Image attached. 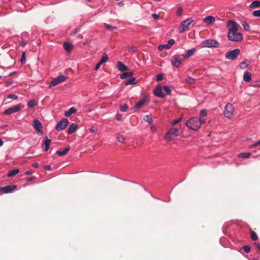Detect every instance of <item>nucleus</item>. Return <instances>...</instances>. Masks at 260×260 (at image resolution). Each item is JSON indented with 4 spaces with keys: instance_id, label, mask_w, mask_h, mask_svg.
I'll list each match as a JSON object with an SVG mask.
<instances>
[{
    "instance_id": "obj_1",
    "label": "nucleus",
    "mask_w": 260,
    "mask_h": 260,
    "mask_svg": "<svg viewBox=\"0 0 260 260\" xmlns=\"http://www.w3.org/2000/svg\"><path fill=\"white\" fill-rule=\"evenodd\" d=\"M238 23L234 20H229L227 23V27L229 29L228 33V39L231 41L240 42L243 39V35L238 32Z\"/></svg>"
},
{
    "instance_id": "obj_41",
    "label": "nucleus",
    "mask_w": 260,
    "mask_h": 260,
    "mask_svg": "<svg viewBox=\"0 0 260 260\" xmlns=\"http://www.w3.org/2000/svg\"><path fill=\"white\" fill-rule=\"evenodd\" d=\"M164 49H170L168 47V46L167 45V44H162V45H160L158 46V49L160 51L161 50H162Z\"/></svg>"
},
{
    "instance_id": "obj_7",
    "label": "nucleus",
    "mask_w": 260,
    "mask_h": 260,
    "mask_svg": "<svg viewBox=\"0 0 260 260\" xmlns=\"http://www.w3.org/2000/svg\"><path fill=\"white\" fill-rule=\"evenodd\" d=\"M192 22L193 20L191 18H188L183 21L181 22L180 27H179V32L181 34L183 33L185 31H186L188 27Z\"/></svg>"
},
{
    "instance_id": "obj_55",
    "label": "nucleus",
    "mask_w": 260,
    "mask_h": 260,
    "mask_svg": "<svg viewBox=\"0 0 260 260\" xmlns=\"http://www.w3.org/2000/svg\"><path fill=\"white\" fill-rule=\"evenodd\" d=\"M122 118V116L120 114H116V119L118 120H121Z\"/></svg>"
},
{
    "instance_id": "obj_38",
    "label": "nucleus",
    "mask_w": 260,
    "mask_h": 260,
    "mask_svg": "<svg viewBox=\"0 0 260 260\" xmlns=\"http://www.w3.org/2000/svg\"><path fill=\"white\" fill-rule=\"evenodd\" d=\"M250 86L253 87H260V80H257L254 82H252L250 84Z\"/></svg>"
},
{
    "instance_id": "obj_16",
    "label": "nucleus",
    "mask_w": 260,
    "mask_h": 260,
    "mask_svg": "<svg viewBox=\"0 0 260 260\" xmlns=\"http://www.w3.org/2000/svg\"><path fill=\"white\" fill-rule=\"evenodd\" d=\"M51 140L47 137L45 138V141L42 144V148L45 151H47L49 149V146L51 143Z\"/></svg>"
},
{
    "instance_id": "obj_29",
    "label": "nucleus",
    "mask_w": 260,
    "mask_h": 260,
    "mask_svg": "<svg viewBox=\"0 0 260 260\" xmlns=\"http://www.w3.org/2000/svg\"><path fill=\"white\" fill-rule=\"evenodd\" d=\"M137 84V82L136 81V78L132 77L126 81L125 82V85L127 86L128 85H134Z\"/></svg>"
},
{
    "instance_id": "obj_12",
    "label": "nucleus",
    "mask_w": 260,
    "mask_h": 260,
    "mask_svg": "<svg viewBox=\"0 0 260 260\" xmlns=\"http://www.w3.org/2000/svg\"><path fill=\"white\" fill-rule=\"evenodd\" d=\"M17 188L16 185H8L5 187H0V193H10Z\"/></svg>"
},
{
    "instance_id": "obj_35",
    "label": "nucleus",
    "mask_w": 260,
    "mask_h": 260,
    "mask_svg": "<svg viewBox=\"0 0 260 260\" xmlns=\"http://www.w3.org/2000/svg\"><path fill=\"white\" fill-rule=\"evenodd\" d=\"M144 119L147 121L148 123H149V124H151L153 122V120L151 118V117L149 115H146L144 118Z\"/></svg>"
},
{
    "instance_id": "obj_28",
    "label": "nucleus",
    "mask_w": 260,
    "mask_h": 260,
    "mask_svg": "<svg viewBox=\"0 0 260 260\" xmlns=\"http://www.w3.org/2000/svg\"><path fill=\"white\" fill-rule=\"evenodd\" d=\"M19 169H14V170L10 171L8 173L7 176L9 177H13V176L18 174L19 173Z\"/></svg>"
},
{
    "instance_id": "obj_6",
    "label": "nucleus",
    "mask_w": 260,
    "mask_h": 260,
    "mask_svg": "<svg viewBox=\"0 0 260 260\" xmlns=\"http://www.w3.org/2000/svg\"><path fill=\"white\" fill-rule=\"evenodd\" d=\"M239 49H235L227 52L225 55V57L230 60H235L238 55L240 54Z\"/></svg>"
},
{
    "instance_id": "obj_10",
    "label": "nucleus",
    "mask_w": 260,
    "mask_h": 260,
    "mask_svg": "<svg viewBox=\"0 0 260 260\" xmlns=\"http://www.w3.org/2000/svg\"><path fill=\"white\" fill-rule=\"evenodd\" d=\"M66 79V77L63 75H59L55 78L50 83V87L54 86L58 84L63 82Z\"/></svg>"
},
{
    "instance_id": "obj_54",
    "label": "nucleus",
    "mask_w": 260,
    "mask_h": 260,
    "mask_svg": "<svg viewBox=\"0 0 260 260\" xmlns=\"http://www.w3.org/2000/svg\"><path fill=\"white\" fill-rule=\"evenodd\" d=\"M96 131H97V128L94 126L91 127L89 129V131L90 133H94V132H96Z\"/></svg>"
},
{
    "instance_id": "obj_45",
    "label": "nucleus",
    "mask_w": 260,
    "mask_h": 260,
    "mask_svg": "<svg viewBox=\"0 0 260 260\" xmlns=\"http://www.w3.org/2000/svg\"><path fill=\"white\" fill-rule=\"evenodd\" d=\"M181 119H182L181 118H179L176 119L172 121L171 122V124L173 126L175 125L176 124H177L178 123H179L181 120Z\"/></svg>"
},
{
    "instance_id": "obj_56",
    "label": "nucleus",
    "mask_w": 260,
    "mask_h": 260,
    "mask_svg": "<svg viewBox=\"0 0 260 260\" xmlns=\"http://www.w3.org/2000/svg\"><path fill=\"white\" fill-rule=\"evenodd\" d=\"M101 64H102V63L101 62H99V63H98L96 64L94 70H95V71H97V70L100 68V66H101Z\"/></svg>"
},
{
    "instance_id": "obj_58",
    "label": "nucleus",
    "mask_w": 260,
    "mask_h": 260,
    "mask_svg": "<svg viewBox=\"0 0 260 260\" xmlns=\"http://www.w3.org/2000/svg\"><path fill=\"white\" fill-rule=\"evenodd\" d=\"M151 129L152 132L154 133L156 131V127L154 125H152L151 127Z\"/></svg>"
},
{
    "instance_id": "obj_52",
    "label": "nucleus",
    "mask_w": 260,
    "mask_h": 260,
    "mask_svg": "<svg viewBox=\"0 0 260 260\" xmlns=\"http://www.w3.org/2000/svg\"><path fill=\"white\" fill-rule=\"evenodd\" d=\"M25 61V52H23L22 54V57L20 61L22 63H24Z\"/></svg>"
},
{
    "instance_id": "obj_57",
    "label": "nucleus",
    "mask_w": 260,
    "mask_h": 260,
    "mask_svg": "<svg viewBox=\"0 0 260 260\" xmlns=\"http://www.w3.org/2000/svg\"><path fill=\"white\" fill-rule=\"evenodd\" d=\"M27 44V42L25 41V40H22L21 42H20V45L22 46V47H24Z\"/></svg>"
},
{
    "instance_id": "obj_37",
    "label": "nucleus",
    "mask_w": 260,
    "mask_h": 260,
    "mask_svg": "<svg viewBox=\"0 0 260 260\" xmlns=\"http://www.w3.org/2000/svg\"><path fill=\"white\" fill-rule=\"evenodd\" d=\"M163 89L164 91L166 93L167 95H169L171 93V89L168 86H164L163 87Z\"/></svg>"
},
{
    "instance_id": "obj_18",
    "label": "nucleus",
    "mask_w": 260,
    "mask_h": 260,
    "mask_svg": "<svg viewBox=\"0 0 260 260\" xmlns=\"http://www.w3.org/2000/svg\"><path fill=\"white\" fill-rule=\"evenodd\" d=\"M215 21V18L212 16H208L204 19V22L206 25H210Z\"/></svg>"
},
{
    "instance_id": "obj_19",
    "label": "nucleus",
    "mask_w": 260,
    "mask_h": 260,
    "mask_svg": "<svg viewBox=\"0 0 260 260\" xmlns=\"http://www.w3.org/2000/svg\"><path fill=\"white\" fill-rule=\"evenodd\" d=\"M117 66L118 69L121 72L125 71L128 70V67L126 66H125L124 63L119 61L117 62Z\"/></svg>"
},
{
    "instance_id": "obj_22",
    "label": "nucleus",
    "mask_w": 260,
    "mask_h": 260,
    "mask_svg": "<svg viewBox=\"0 0 260 260\" xmlns=\"http://www.w3.org/2000/svg\"><path fill=\"white\" fill-rule=\"evenodd\" d=\"M76 112H77L76 109L75 107H72L70 108L68 111H65L64 116L66 117H69L72 114H75V113H76Z\"/></svg>"
},
{
    "instance_id": "obj_62",
    "label": "nucleus",
    "mask_w": 260,
    "mask_h": 260,
    "mask_svg": "<svg viewBox=\"0 0 260 260\" xmlns=\"http://www.w3.org/2000/svg\"><path fill=\"white\" fill-rule=\"evenodd\" d=\"M31 174V173L29 171H26L25 173V175H30Z\"/></svg>"
},
{
    "instance_id": "obj_59",
    "label": "nucleus",
    "mask_w": 260,
    "mask_h": 260,
    "mask_svg": "<svg viewBox=\"0 0 260 260\" xmlns=\"http://www.w3.org/2000/svg\"><path fill=\"white\" fill-rule=\"evenodd\" d=\"M152 17L155 19H157L158 18V15L155 13L152 14Z\"/></svg>"
},
{
    "instance_id": "obj_34",
    "label": "nucleus",
    "mask_w": 260,
    "mask_h": 260,
    "mask_svg": "<svg viewBox=\"0 0 260 260\" xmlns=\"http://www.w3.org/2000/svg\"><path fill=\"white\" fill-rule=\"evenodd\" d=\"M250 155V153L244 152L240 153L238 156L242 158H249Z\"/></svg>"
},
{
    "instance_id": "obj_53",
    "label": "nucleus",
    "mask_w": 260,
    "mask_h": 260,
    "mask_svg": "<svg viewBox=\"0 0 260 260\" xmlns=\"http://www.w3.org/2000/svg\"><path fill=\"white\" fill-rule=\"evenodd\" d=\"M156 80L159 81L163 79V76L162 74H158L156 77Z\"/></svg>"
},
{
    "instance_id": "obj_20",
    "label": "nucleus",
    "mask_w": 260,
    "mask_h": 260,
    "mask_svg": "<svg viewBox=\"0 0 260 260\" xmlns=\"http://www.w3.org/2000/svg\"><path fill=\"white\" fill-rule=\"evenodd\" d=\"M196 49L195 48L188 50L186 51V52L183 55V57L185 59L189 58L190 56L194 54V53L196 52Z\"/></svg>"
},
{
    "instance_id": "obj_46",
    "label": "nucleus",
    "mask_w": 260,
    "mask_h": 260,
    "mask_svg": "<svg viewBox=\"0 0 260 260\" xmlns=\"http://www.w3.org/2000/svg\"><path fill=\"white\" fill-rule=\"evenodd\" d=\"M183 9L181 7L178 8L176 12L177 15L180 16L183 13Z\"/></svg>"
},
{
    "instance_id": "obj_39",
    "label": "nucleus",
    "mask_w": 260,
    "mask_h": 260,
    "mask_svg": "<svg viewBox=\"0 0 260 260\" xmlns=\"http://www.w3.org/2000/svg\"><path fill=\"white\" fill-rule=\"evenodd\" d=\"M251 238L253 241H256L258 239L256 234L253 231L251 232Z\"/></svg>"
},
{
    "instance_id": "obj_21",
    "label": "nucleus",
    "mask_w": 260,
    "mask_h": 260,
    "mask_svg": "<svg viewBox=\"0 0 260 260\" xmlns=\"http://www.w3.org/2000/svg\"><path fill=\"white\" fill-rule=\"evenodd\" d=\"M70 150V147L69 146H67L65 148L63 149V150H57L56 152V154L59 156H64Z\"/></svg>"
},
{
    "instance_id": "obj_47",
    "label": "nucleus",
    "mask_w": 260,
    "mask_h": 260,
    "mask_svg": "<svg viewBox=\"0 0 260 260\" xmlns=\"http://www.w3.org/2000/svg\"><path fill=\"white\" fill-rule=\"evenodd\" d=\"M243 249L247 253H249L250 251V247L249 245H245L243 247Z\"/></svg>"
},
{
    "instance_id": "obj_13",
    "label": "nucleus",
    "mask_w": 260,
    "mask_h": 260,
    "mask_svg": "<svg viewBox=\"0 0 260 260\" xmlns=\"http://www.w3.org/2000/svg\"><path fill=\"white\" fill-rule=\"evenodd\" d=\"M171 63L173 67L179 68L181 64V61L178 55H174L171 59Z\"/></svg>"
},
{
    "instance_id": "obj_49",
    "label": "nucleus",
    "mask_w": 260,
    "mask_h": 260,
    "mask_svg": "<svg viewBox=\"0 0 260 260\" xmlns=\"http://www.w3.org/2000/svg\"><path fill=\"white\" fill-rule=\"evenodd\" d=\"M8 98L11 99L12 100H17L18 99V96L14 94H10L8 95Z\"/></svg>"
},
{
    "instance_id": "obj_42",
    "label": "nucleus",
    "mask_w": 260,
    "mask_h": 260,
    "mask_svg": "<svg viewBox=\"0 0 260 260\" xmlns=\"http://www.w3.org/2000/svg\"><path fill=\"white\" fill-rule=\"evenodd\" d=\"M248 65L249 64L248 63H247L245 61H244L240 63V68L244 69L247 68L248 66Z\"/></svg>"
},
{
    "instance_id": "obj_30",
    "label": "nucleus",
    "mask_w": 260,
    "mask_h": 260,
    "mask_svg": "<svg viewBox=\"0 0 260 260\" xmlns=\"http://www.w3.org/2000/svg\"><path fill=\"white\" fill-rule=\"evenodd\" d=\"M249 7L252 8H259L260 7V1H255L252 2L249 5Z\"/></svg>"
},
{
    "instance_id": "obj_26",
    "label": "nucleus",
    "mask_w": 260,
    "mask_h": 260,
    "mask_svg": "<svg viewBox=\"0 0 260 260\" xmlns=\"http://www.w3.org/2000/svg\"><path fill=\"white\" fill-rule=\"evenodd\" d=\"M134 74V72H125V73H122L120 76V78L121 79H124L128 77H130V76H133Z\"/></svg>"
},
{
    "instance_id": "obj_25",
    "label": "nucleus",
    "mask_w": 260,
    "mask_h": 260,
    "mask_svg": "<svg viewBox=\"0 0 260 260\" xmlns=\"http://www.w3.org/2000/svg\"><path fill=\"white\" fill-rule=\"evenodd\" d=\"M243 79L248 82L251 80V74L249 72H245L243 75Z\"/></svg>"
},
{
    "instance_id": "obj_5",
    "label": "nucleus",
    "mask_w": 260,
    "mask_h": 260,
    "mask_svg": "<svg viewBox=\"0 0 260 260\" xmlns=\"http://www.w3.org/2000/svg\"><path fill=\"white\" fill-rule=\"evenodd\" d=\"M178 129L177 128H170L165 136V139L167 141H171L174 139L177 136Z\"/></svg>"
},
{
    "instance_id": "obj_48",
    "label": "nucleus",
    "mask_w": 260,
    "mask_h": 260,
    "mask_svg": "<svg viewBox=\"0 0 260 260\" xmlns=\"http://www.w3.org/2000/svg\"><path fill=\"white\" fill-rule=\"evenodd\" d=\"M252 14L255 17H260V10L254 11Z\"/></svg>"
},
{
    "instance_id": "obj_63",
    "label": "nucleus",
    "mask_w": 260,
    "mask_h": 260,
    "mask_svg": "<svg viewBox=\"0 0 260 260\" xmlns=\"http://www.w3.org/2000/svg\"><path fill=\"white\" fill-rule=\"evenodd\" d=\"M118 5L119 6H123L124 4L122 2H119L118 3Z\"/></svg>"
},
{
    "instance_id": "obj_3",
    "label": "nucleus",
    "mask_w": 260,
    "mask_h": 260,
    "mask_svg": "<svg viewBox=\"0 0 260 260\" xmlns=\"http://www.w3.org/2000/svg\"><path fill=\"white\" fill-rule=\"evenodd\" d=\"M234 111L233 105L231 103H228L224 108V115L227 118L232 119L234 116Z\"/></svg>"
},
{
    "instance_id": "obj_60",
    "label": "nucleus",
    "mask_w": 260,
    "mask_h": 260,
    "mask_svg": "<svg viewBox=\"0 0 260 260\" xmlns=\"http://www.w3.org/2000/svg\"><path fill=\"white\" fill-rule=\"evenodd\" d=\"M44 169L47 171H49L51 170V166L49 165L46 166L44 167Z\"/></svg>"
},
{
    "instance_id": "obj_9",
    "label": "nucleus",
    "mask_w": 260,
    "mask_h": 260,
    "mask_svg": "<svg viewBox=\"0 0 260 260\" xmlns=\"http://www.w3.org/2000/svg\"><path fill=\"white\" fill-rule=\"evenodd\" d=\"M68 123V120L66 118H63L57 123L55 128L57 131H61L66 127Z\"/></svg>"
},
{
    "instance_id": "obj_27",
    "label": "nucleus",
    "mask_w": 260,
    "mask_h": 260,
    "mask_svg": "<svg viewBox=\"0 0 260 260\" xmlns=\"http://www.w3.org/2000/svg\"><path fill=\"white\" fill-rule=\"evenodd\" d=\"M241 24L246 31H249L250 30V26L245 21L242 20L241 21Z\"/></svg>"
},
{
    "instance_id": "obj_11",
    "label": "nucleus",
    "mask_w": 260,
    "mask_h": 260,
    "mask_svg": "<svg viewBox=\"0 0 260 260\" xmlns=\"http://www.w3.org/2000/svg\"><path fill=\"white\" fill-rule=\"evenodd\" d=\"M34 128L36 129L37 133L38 134L42 135L43 133V131L42 130V125L41 122L36 119L33 120V125H32Z\"/></svg>"
},
{
    "instance_id": "obj_32",
    "label": "nucleus",
    "mask_w": 260,
    "mask_h": 260,
    "mask_svg": "<svg viewBox=\"0 0 260 260\" xmlns=\"http://www.w3.org/2000/svg\"><path fill=\"white\" fill-rule=\"evenodd\" d=\"M186 82L189 84L192 85L195 83V79L192 77H188L185 79Z\"/></svg>"
},
{
    "instance_id": "obj_51",
    "label": "nucleus",
    "mask_w": 260,
    "mask_h": 260,
    "mask_svg": "<svg viewBox=\"0 0 260 260\" xmlns=\"http://www.w3.org/2000/svg\"><path fill=\"white\" fill-rule=\"evenodd\" d=\"M260 145V140L249 146L250 148H253Z\"/></svg>"
},
{
    "instance_id": "obj_33",
    "label": "nucleus",
    "mask_w": 260,
    "mask_h": 260,
    "mask_svg": "<svg viewBox=\"0 0 260 260\" xmlns=\"http://www.w3.org/2000/svg\"><path fill=\"white\" fill-rule=\"evenodd\" d=\"M108 59V55L104 53L103 55L102 58H101V60L100 61V62L103 64V63L107 62Z\"/></svg>"
},
{
    "instance_id": "obj_4",
    "label": "nucleus",
    "mask_w": 260,
    "mask_h": 260,
    "mask_svg": "<svg viewBox=\"0 0 260 260\" xmlns=\"http://www.w3.org/2000/svg\"><path fill=\"white\" fill-rule=\"evenodd\" d=\"M201 45L204 48L217 47L219 45V43L214 39H207L203 41Z\"/></svg>"
},
{
    "instance_id": "obj_50",
    "label": "nucleus",
    "mask_w": 260,
    "mask_h": 260,
    "mask_svg": "<svg viewBox=\"0 0 260 260\" xmlns=\"http://www.w3.org/2000/svg\"><path fill=\"white\" fill-rule=\"evenodd\" d=\"M175 41L173 39H170L169 40L168 43L167 44L169 48H170L174 44Z\"/></svg>"
},
{
    "instance_id": "obj_64",
    "label": "nucleus",
    "mask_w": 260,
    "mask_h": 260,
    "mask_svg": "<svg viewBox=\"0 0 260 260\" xmlns=\"http://www.w3.org/2000/svg\"><path fill=\"white\" fill-rule=\"evenodd\" d=\"M257 248L260 250V244L258 243L256 245Z\"/></svg>"
},
{
    "instance_id": "obj_2",
    "label": "nucleus",
    "mask_w": 260,
    "mask_h": 260,
    "mask_svg": "<svg viewBox=\"0 0 260 260\" xmlns=\"http://www.w3.org/2000/svg\"><path fill=\"white\" fill-rule=\"evenodd\" d=\"M203 124L202 122L197 117L190 118L186 122V125L190 129L196 131L198 130Z\"/></svg>"
},
{
    "instance_id": "obj_40",
    "label": "nucleus",
    "mask_w": 260,
    "mask_h": 260,
    "mask_svg": "<svg viewBox=\"0 0 260 260\" xmlns=\"http://www.w3.org/2000/svg\"><path fill=\"white\" fill-rule=\"evenodd\" d=\"M104 25L105 26V28L107 29V30H113L114 29H116V27H114V26H112L110 25H109L108 24H106V23H104Z\"/></svg>"
},
{
    "instance_id": "obj_8",
    "label": "nucleus",
    "mask_w": 260,
    "mask_h": 260,
    "mask_svg": "<svg viewBox=\"0 0 260 260\" xmlns=\"http://www.w3.org/2000/svg\"><path fill=\"white\" fill-rule=\"evenodd\" d=\"M23 107L20 104L16 105L13 107L8 108L4 113L5 115H11L13 113L19 111Z\"/></svg>"
},
{
    "instance_id": "obj_14",
    "label": "nucleus",
    "mask_w": 260,
    "mask_h": 260,
    "mask_svg": "<svg viewBox=\"0 0 260 260\" xmlns=\"http://www.w3.org/2000/svg\"><path fill=\"white\" fill-rule=\"evenodd\" d=\"M154 94L160 98H164L165 94L162 91V87L160 86H157L154 90Z\"/></svg>"
},
{
    "instance_id": "obj_61",
    "label": "nucleus",
    "mask_w": 260,
    "mask_h": 260,
    "mask_svg": "<svg viewBox=\"0 0 260 260\" xmlns=\"http://www.w3.org/2000/svg\"><path fill=\"white\" fill-rule=\"evenodd\" d=\"M32 167L37 168L39 167V165L37 162H35L32 164Z\"/></svg>"
},
{
    "instance_id": "obj_31",
    "label": "nucleus",
    "mask_w": 260,
    "mask_h": 260,
    "mask_svg": "<svg viewBox=\"0 0 260 260\" xmlns=\"http://www.w3.org/2000/svg\"><path fill=\"white\" fill-rule=\"evenodd\" d=\"M37 104H38V103L36 101L32 100L29 101L28 102L27 106L29 108H34V107H35L36 106H37Z\"/></svg>"
},
{
    "instance_id": "obj_23",
    "label": "nucleus",
    "mask_w": 260,
    "mask_h": 260,
    "mask_svg": "<svg viewBox=\"0 0 260 260\" xmlns=\"http://www.w3.org/2000/svg\"><path fill=\"white\" fill-rule=\"evenodd\" d=\"M77 126H78V125L77 124H75V123L71 124L70 125L69 128H68V133L69 134H72L73 133H74L75 132L76 129H77Z\"/></svg>"
},
{
    "instance_id": "obj_17",
    "label": "nucleus",
    "mask_w": 260,
    "mask_h": 260,
    "mask_svg": "<svg viewBox=\"0 0 260 260\" xmlns=\"http://www.w3.org/2000/svg\"><path fill=\"white\" fill-rule=\"evenodd\" d=\"M148 101V98L146 96H144L142 100H141L136 104L135 107L136 109H139L141 108Z\"/></svg>"
},
{
    "instance_id": "obj_43",
    "label": "nucleus",
    "mask_w": 260,
    "mask_h": 260,
    "mask_svg": "<svg viewBox=\"0 0 260 260\" xmlns=\"http://www.w3.org/2000/svg\"><path fill=\"white\" fill-rule=\"evenodd\" d=\"M137 48L134 46H131L128 47V51L129 52L135 53L137 51Z\"/></svg>"
},
{
    "instance_id": "obj_24",
    "label": "nucleus",
    "mask_w": 260,
    "mask_h": 260,
    "mask_svg": "<svg viewBox=\"0 0 260 260\" xmlns=\"http://www.w3.org/2000/svg\"><path fill=\"white\" fill-rule=\"evenodd\" d=\"M63 46L64 49L68 52H70L73 49V45L70 43H64Z\"/></svg>"
},
{
    "instance_id": "obj_15",
    "label": "nucleus",
    "mask_w": 260,
    "mask_h": 260,
    "mask_svg": "<svg viewBox=\"0 0 260 260\" xmlns=\"http://www.w3.org/2000/svg\"><path fill=\"white\" fill-rule=\"evenodd\" d=\"M207 111L205 109H203L200 111V117L198 118L203 123H205L206 121Z\"/></svg>"
},
{
    "instance_id": "obj_44",
    "label": "nucleus",
    "mask_w": 260,
    "mask_h": 260,
    "mask_svg": "<svg viewBox=\"0 0 260 260\" xmlns=\"http://www.w3.org/2000/svg\"><path fill=\"white\" fill-rule=\"evenodd\" d=\"M127 109H128V106L126 104L121 105L120 107V109L122 112H126Z\"/></svg>"
},
{
    "instance_id": "obj_36",
    "label": "nucleus",
    "mask_w": 260,
    "mask_h": 260,
    "mask_svg": "<svg viewBox=\"0 0 260 260\" xmlns=\"http://www.w3.org/2000/svg\"><path fill=\"white\" fill-rule=\"evenodd\" d=\"M116 139L119 142L123 143L125 140V137L123 135H119Z\"/></svg>"
}]
</instances>
